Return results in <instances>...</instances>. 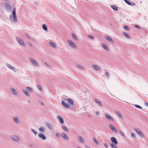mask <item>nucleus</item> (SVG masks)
I'll list each match as a JSON object with an SVG mask.
<instances>
[{
	"label": "nucleus",
	"mask_w": 148,
	"mask_h": 148,
	"mask_svg": "<svg viewBox=\"0 0 148 148\" xmlns=\"http://www.w3.org/2000/svg\"><path fill=\"white\" fill-rule=\"evenodd\" d=\"M29 60L32 64L35 66H39V65L38 63L33 58H30Z\"/></svg>",
	"instance_id": "nucleus-6"
},
{
	"label": "nucleus",
	"mask_w": 148,
	"mask_h": 148,
	"mask_svg": "<svg viewBox=\"0 0 148 148\" xmlns=\"http://www.w3.org/2000/svg\"><path fill=\"white\" fill-rule=\"evenodd\" d=\"M42 27L43 29L45 31H48V28L47 26L45 24H43Z\"/></svg>",
	"instance_id": "nucleus-27"
},
{
	"label": "nucleus",
	"mask_w": 148,
	"mask_h": 148,
	"mask_svg": "<svg viewBox=\"0 0 148 148\" xmlns=\"http://www.w3.org/2000/svg\"><path fill=\"white\" fill-rule=\"evenodd\" d=\"M92 66V67L96 71H99L101 69V68L96 65H93Z\"/></svg>",
	"instance_id": "nucleus-13"
},
{
	"label": "nucleus",
	"mask_w": 148,
	"mask_h": 148,
	"mask_svg": "<svg viewBox=\"0 0 148 148\" xmlns=\"http://www.w3.org/2000/svg\"><path fill=\"white\" fill-rule=\"evenodd\" d=\"M12 14L13 21L15 22H16L17 21V18L16 16V10L15 8H14L12 11Z\"/></svg>",
	"instance_id": "nucleus-3"
},
{
	"label": "nucleus",
	"mask_w": 148,
	"mask_h": 148,
	"mask_svg": "<svg viewBox=\"0 0 148 148\" xmlns=\"http://www.w3.org/2000/svg\"><path fill=\"white\" fill-rule=\"evenodd\" d=\"M105 117L108 120H109L110 121H114V119L108 114L106 113H105Z\"/></svg>",
	"instance_id": "nucleus-10"
},
{
	"label": "nucleus",
	"mask_w": 148,
	"mask_h": 148,
	"mask_svg": "<svg viewBox=\"0 0 148 148\" xmlns=\"http://www.w3.org/2000/svg\"><path fill=\"white\" fill-rule=\"evenodd\" d=\"M22 91L23 92V93L26 96H29V94L26 90L25 89H23L22 90Z\"/></svg>",
	"instance_id": "nucleus-28"
},
{
	"label": "nucleus",
	"mask_w": 148,
	"mask_h": 148,
	"mask_svg": "<svg viewBox=\"0 0 148 148\" xmlns=\"http://www.w3.org/2000/svg\"><path fill=\"white\" fill-rule=\"evenodd\" d=\"M95 113L97 116H98V115L99 114V113L98 112L96 111L95 112Z\"/></svg>",
	"instance_id": "nucleus-49"
},
{
	"label": "nucleus",
	"mask_w": 148,
	"mask_h": 148,
	"mask_svg": "<svg viewBox=\"0 0 148 148\" xmlns=\"http://www.w3.org/2000/svg\"><path fill=\"white\" fill-rule=\"evenodd\" d=\"M104 38L109 42H113V40L112 39L108 36H105Z\"/></svg>",
	"instance_id": "nucleus-17"
},
{
	"label": "nucleus",
	"mask_w": 148,
	"mask_h": 148,
	"mask_svg": "<svg viewBox=\"0 0 148 148\" xmlns=\"http://www.w3.org/2000/svg\"><path fill=\"white\" fill-rule=\"evenodd\" d=\"M64 100L66 101H68L71 105V108L74 110L75 108V107L74 104L73 100L71 99H69L67 98H66L64 99Z\"/></svg>",
	"instance_id": "nucleus-1"
},
{
	"label": "nucleus",
	"mask_w": 148,
	"mask_h": 148,
	"mask_svg": "<svg viewBox=\"0 0 148 148\" xmlns=\"http://www.w3.org/2000/svg\"><path fill=\"white\" fill-rule=\"evenodd\" d=\"M124 29L127 30H129V28L126 25H125L124 26Z\"/></svg>",
	"instance_id": "nucleus-43"
},
{
	"label": "nucleus",
	"mask_w": 148,
	"mask_h": 148,
	"mask_svg": "<svg viewBox=\"0 0 148 148\" xmlns=\"http://www.w3.org/2000/svg\"><path fill=\"white\" fill-rule=\"evenodd\" d=\"M110 145L112 148H117L115 144L110 143Z\"/></svg>",
	"instance_id": "nucleus-34"
},
{
	"label": "nucleus",
	"mask_w": 148,
	"mask_h": 148,
	"mask_svg": "<svg viewBox=\"0 0 148 148\" xmlns=\"http://www.w3.org/2000/svg\"><path fill=\"white\" fill-rule=\"evenodd\" d=\"M10 90L12 93L16 95L17 94L16 91L14 88H10Z\"/></svg>",
	"instance_id": "nucleus-22"
},
{
	"label": "nucleus",
	"mask_w": 148,
	"mask_h": 148,
	"mask_svg": "<svg viewBox=\"0 0 148 148\" xmlns=\"http://www.w3.org/2000/svg\"><path fill=\"white\" fill-rule=\"evenodd\" d=\"M111 6L112 9L114 10H118V8L115 5H112Z\"/></svg>",
	"instance_id": "nucleus-29"
},
{
	"label": "nucleus",
	"mask_w": 148,
	"mask_h": 148,
	"mask_svg": "<svg viewBox=\"0 0 148 148\" xmlns=\"http://www.w3.org/2000/svg\"><path fill=\"white\" fill-rule=\"evenodd\" d=\"M76 65L77 67V68L79 69L80 70H82V69H84V68L81 65L77 64H76Z\"/></svg>",
	"instance_id": "nucleus-21"
},
{
	"label": "nucleus",
	"mask_w": 148,
	"mask_h": 148,
	"mask_svg": "<svg viewBox=\"0 0 148 148\" xmlns=\"http://www.w3.org/2000/svg\"><path fill=\"white\" fill-rule=\"evenodd\" d=\"M26 88L28 91H29L32 92L33 91L32 89L30 87H27Z\"/></svg>",
	"instance_id": "nucleus-32"
},
{
	"label": "nucleus",
	"mask_w": 148,
	"mask_h": 148,
	"mask_svg": "<svg viewBox=\"0 0 148 148\" xmlns=\"http://www.w3.org/2000/svg\"><path fill=\"white\" fill-rule=\"evenodd\" d=\"M103 145L104 147L106 148H108L109 147L108 145L106 143H103Z\"/></svg>",
	"instance_id": "nucleus-41"
},
{
	"label": "nucleus",
	"mask_w": 148,
	"mask_h": 148,
	"mask_svg": "<svg viewBox=\"0 0 148 148\" xmlns=\"http://www.w3.org/2000/svg\"><path fill=\"white\" fill-rule=\"evenodd\" d=\"M72 37H73V38L74 39H75V40H77V37H76V36H75V35L74 34H73L72 33Z\"/></svg>",
	"instance_id": "nucleus-39"
},
{
	"label": "nucleus",
	"mask_w": 148,
	"mask_h": 148,
	"mask_svg": "<svg viewBox=\"0 0 148 148\" xmlns=\"http://www.w3.org/2000/svg\"><path fill=\"white\" fill-rule=\"evenodd\" d=\"M61 136L64 139L66 140H69L68 137L65 133H62Z\"/></svg>",
	"instance_id": "nucleus-11"
},
{
	"label": "nucleus",
	"mask_w": 148,
	"mask_h": 148,
	"mask_svg": "<svg viewBox=\"0 0 148 148\" xmlns=\"http://www.w3.org/2000/svg\"><path fill=\"white\" fill-rule=\"evenodd\" d=\"M145 105L148 107V103L146 102H145Z\"/></svg>",
	"instance_id": "nucleus-51"
},
{
	"label": "nucleus",
	"mask_w": 148,
	"mask_h": 148,
	"mask_svg": "<svg viewBox=\"0 0 148 148\" xmlns=\"http://www.w3.org/2000/svg\"><path fill=\"white\" fill-rule=\"evenodd\" d=\"M38 136L43 140H45L46 139V137L42 133H39L38 135Z\"/></svg>",
	"instance_id": "nucleus-18"
},
{
	"label": "nucleus",
	"mask_w": 148,
	"mask_h": 148,
	"mask_svg": "<svg viewBox=\"0 0 148 148\" xmlns=\"http://www.w3.org/2000/svg\"><path fill=\"white\" fill-rule=\"evenodd\" d=\"M11 138L12 140H13L16 141L18 142L19 140V139L18 137L16 135H14L12 136L11 137Z\"/></svg>",
	"instance_id": "nucleus-16"
},
{
	"label": "nucleus",
	"mask_w": 148,
	"mask_h": 148,
	"mask_svg": "<svg viewBox=\"0 0 148 148\" xmlns=\"http://www.w3.org/2000/svg\"><path fill=\"white\" fill-rule=\"evenodd\" d=\"M56 136L58 137H60V134L58 133L56 134Z\"/></svg>",
	"instance_id": "nucleus-47"
},
{
	"label": "nucleus",
	"mask_w": 148,
	"mask_h": 148,
	"mask_svg": "<svg viewBox=\"0 0 148 148\" xmlns=\"http://www.w3.org/2000/svg\"><path fill=\"white\" fill-rule=\"evenodd\" d=\"M4 6L6 10L8 11H10L11 10V7L10 5L8 3H5Z\"/></svg>",
	"instance_id": "nucleus-9"
},
{
	"label": "nucleus",
	"mask_w": 148,
	"mask_h": 148,
	"mask_svg": "<svg viewBox=\"0 0 148 148\" xmlns=\"http://www.w3.org/2000/svg\"><path fill=\"white\" fill-rule=\"evenodd\" d=\"M93 141L95 142V144L97 145H99V142L98 141H97V140H96V139L95 138H93Z\"/></svg>",
	"instance_id": "nucleus-37"
},
{
	"label": "nucleus",
	"mask_w": 148,
	"mask_h": 148,
	"mask_svg": "<svg viewBox=\"0 0 148 148\" xmlns=\"http://www.w3.org/2000/svg\"><path fill=\"white\" fill-rule=\"evenodd\" d=\"M131 136L133 137H134V138H136V136H135L134 134L133 133H131Z\"/></svg>",
	"instance_id": "nucleus-46"
},
{
	"label": "nucleus",
	"mask_w": 148,
	"mask_h": 148,
	"mask_svg": "<svg viewBox=\"0 0 148 148\" xmlns=\"http://www.w3.org/2000/svg\"><path fill=\"white\" fill-rule=\"evenodd\" d=\"M61 104L62 106L66 108H68L70 106L69 104L67 103H65L64 101H62Z\"/></svg>",
	"instance_id": "nucleus-5"
},
{
	"label": "nucleus",
	"mask_w": 148,
	"mask_h": 148,
	"mask_svg": "<svg viewBox=\"0 0 148 148\" xmlns=\"http://www.w3.org/2000/svg\"><path fill=\"white\" fill-rule=\"evenodd\" d=\"M123 35L125 37H127V38H130V37L128 35V34H127L125 33V32H123Z\"/></svg>",
	"instance_id": "nucleus-35"
},
{
	"label": "nucleus",
	"mask_w": 148,
	"mask_h": 148,
	"mask_svg": "<svg viewBox=\"0 0 148 148\" xmlns=\"http://www.w3.org/2000/svg\"><path fill=\"white\" fill-rule=\"evenodd\" d=\"M84 147L85 148H90L89 147L86 145H85Z\"/></svg>",
	"instance_id": "nucleus-52"
},
{
	"label": "nucleus",
	"mask_w": 148,
	"mask_h": 148,
	"mask_svg": "<svg viewBox=\"0 0 148 148\" xmlns=\"http://www.w3.org/2000/svg\"><path fill=\"white\" fill-rule=\"evenodd\" d=\"M68 42L69 46L72 48L76 49L77 48V46L73 42L70 40H68Z\"/></svg>",
	"instance_id": "nucleus-2"
},
{
	"label": "nucleus",
	"mask_w": 148,
	"mask_h": 148,
	"mask_svg": "<svg viewBox=\"0 0 148 148\" xmlns=\"http://www.w3.org/2000/svg\"><path fill=\"white\" fill-rule=\"evenodd\" d=\"M57 118L58 119L60 123L61 124H63L64 123V121L63 118L60 116H57Z\"/></svg>",
	"instance_id": "nucleus-12"
},
{
	"label": "nucleus",
	"mask_w": 148,
	"mask_h": 148,
	"mask_svg": "<svg viewBox=\"0 0 148 148\" xmlns=\"http://www.w3.org/2000/svg\"><path fill=\"white\" fill-rule=\"evenodd\" d=\"M45 64L48 68H50V66L45 62H44Z\"/></svg>",
	"instance_id": "nucleus-48"
},
{
	"label": "nucleus",
	"mask_w": 148,
	"mask_h": 148,
	"mask_svg": "<svg viewBox=\"0 0 148 148\" xmlns=\"http://www.w3.org/2000/svg\"><path fill=\"white\" fill-rule=\"evenodd\" d=\"M105 73L107 76V77L108 78L109 77V73L107 71H106Z\"/></svg>",
	"instance_id": "nucleus-44"
},
{
	"label": "nucleus",
	"mask_w": 148,
	"mask_h": 148,
	"mask_svg": "<svg viewBox=\"0 0 148 148\" xmlns=\"http://www.w3.org/2000/svg\"><path fill=\"white\" fill-rule=\"evenodd\" d=\"M78 140L80 142L82 143H84V141L83 139L80 136H77Z\"/></svg>",
	"instance_id": "nucleus-19"
},
{
	"label": "nucleus",
	"mask_w": 148,
	"mask_h": 148,
	"mask_svg": "<svg viewBox=\"0 0 148 148\" xmlns=\"http://www.w3.org/2000/svg\"><path fill=\"white\" fill-rule=\"evenodd\" d=\"M134 27H136V28H138L139 29H140V27L138 25H134Z\"/></svg>",
	"instance_id": "nucleus-50"
},
{
	"label": "nucleus",
	"mask_w": 148,
	"mask_h": 148,
	"mask_svg": "<svg viewBox=\"0 0 148 148\" xmlns=\"http://www.w3.org/2000/svg\"><path fill=\"white\" fill-rule=\"evenodd\" d=\"M125 2L129 5H131V4L129 0H123Z\"/></svg>",
	"instance_id": "nucleus-36"
},
{
	"label": "nucleus",
	"mask_w": 148,
	"mask_h": 148,
	"mask_svg": "<svg viewBox=\"0 0 148 148\" xmlns=\"http://www.w3.org/2000/svg\"><path fill=\"white\" fill-rule=\"evenodd\" d=\"M39 131L42 133H43L44 132H45V128L43 127H39Z\"/></svg>",
	"instance_id": "nucleus-24"
},
{
	"label": "nucleus",
	"mask_w": 148,
	"mask_h": 148,
	"mask_svg": "<svg viewBox=\"0 0 148 148\" xmlns=\"http://www.w3.org/2000/svg\"><path fill=\"white\" fill-rule=\"evenodd\" d=\"M40 104H41L42 105H44V103H42V102H41V101H40Z\"/></svg>",
	"instance_id": "nucleus-53"
},
{
	"label": "nucleus",
	"mask_w": 148,
	"mask_h": 148,
	"mask_svg": "<svg viewBox=\"0 0 148 148\" xmlns=\"http://www.w3.org/2000/svg\"><path fill=\"white\" fill-rule=\"evenodd\" d=\"M16 39L21 45L23 46H25L24 42L20 38L17 37Z\"/></svg>",
	"instance_id": "nucleus-7"
},
{
	"label": "nucleus",
	"mask_w": 148,
	"mask_h": 148,
	"mask_svg": "<svg viewBox=\"0 0 148 148\" xmlns=\"http://www.w3.org/2000/svg\"><path fill=\"white\" fill-rule=\"evenodd\" d=\"M109 127L111 130L115 132H117V130L115 127L112 124H110L109 125Z\"/></svg>",
	"instance_id": "nucleus-14"
},
{
	"label": "nucleus",
	"mask_w": 148,
	"mask_h": 148,
	"mask_svg": "<svg viewBox=\"0 0 148 148\" xmlns=\"http://www.w3.org/2000/svg\"><path fill=\"white\" fill-rule=\"evenodd\" d=\"M38 88L40 90V91H41L42 90V88L41 86L39 85H38Z\"/></svg>",
	"instance_id": "nucleus-45"
},
{
	"label": "nucleus",
	"mask_w": 148,
	"mask_h": 148,
	"mask_svg": "<svg viewBox=\"0 0 148 148\" xmlns=\"http://www.w3.org/2000/svg\"><path fill=\"white\" fill-rule=\"evenodd\" d=\"M49 44L53 48H56V46L55 44L52 42H49Z\"/></svg>",
	"instance_id": "nucleus-26"
},
{
	"label": "nucleus",
	"mask_w": 148,
	"mask_h": 148,
	"mask_svg": "<svg viewBox=\"0 0 148 148\" xmlns=\"http://www.w3.org/2000/svg\"><path fill=\"white\" fill-rule=\"evenodd\" d=\"M121 134L123 136H124V134L122 132H121Z\"/></svg>",
	"instance_id": "nucleus-54"
},
{
	"label": "nucleus",
	"mask_w": 148,
	"mask_h": 148,
	"mask_svg": "<svg viewBox=\"0 0 148 148\" xmlns=\"http://www.w3.org/2000/svg\"><path fill=\"white\" fill-rule=\"evenodd\" d=\"M116 113L118 114V115L120 117H122V115L121 114V113L119 112H116Z\"/></svg>",
	"instance_id": "nucleus-40"
},
{
	"label": "nucleus",
	"mask_w": 148,
	"mask_h": 148,
	"mask_svg": "<svg viewBox=\"0 0 148 148\" xmlns=\"http://www.w3.org/2000/svg\"><path fill=\"white\" fill-rule=\"evenodd\" d=\"M13 120L14 122L17 123H19V120L17 117H14L13 118Z\"/></svg>",
	"instance_id": "nucleus-30"
},
{
	"label": "nucleus",
	"mask_w": 148,
	"mask_h": 148,
	"mask_svg": "<svg viewBox=\"0 0 148 148\" xmlns=\"http://www.w3.org/2000/svg\"><path fill=\"white\" fill-rule=\"evenodd\" d=\"M6 65L8 68L15 71V69L14 67L12 66L10 64H8L7 63H6Z\"/></svg>",
	"instance_id": "nucleus-15"
},
{
	"label": "nucleus",
	"mask_w": 148,
	"mask_h": 148,
	"mask_svg": "<svg viewBox=\"0 0 148 148\" xmlns=\"http://www.w3.org/2000/svg\"><path fill=\"white\" fill-rule=\"evenodd\" d=\"M77 148H80L79 147H77Z\"/></svg>",
	"instance_id": "nucleus-56"
},
{
	"label": "nucleus",
	"mask_w": 148,
	"mask_h": 148,
	"mask_svg": "<svg viewBox=\"0 0 148 148\" xmlns=\"http://www.w3.org/2000/svg\"><path fill=\"white\" fill-rule=\"evenodd\" d=\"M102 46L103 47L106 51H109V49L107 45L104 44H102Z\"/></svg>",
	"instance_id": "nucleus-23"
},
{
	"label": "nucleus",
	"mask_w": 148,
	"mask_h": 148,
	"mask_svg": "<svg viewBox=\"0 0 148 148\" xmlns=\"http://www.w3.org/2000/svg\"><path fill=\"white\" fill-rule=\"evenodd\" d=\"M111 140L113 144L117 145L118 143V141L116 138L114 137H112L111 138Z\"/></svg>",
	"instance_id": "nucleus-8"
},
{
	"label": "nucleus",
	"mask_w": 148,
	"mask_h": 148,
	"mask_svg": "<svg viewBox=\"0 0 148 148\" xmlns=\"http://www.w3.org/2000/svg\"><path fill=\"white\" fill-rule=\"evenodd\" d=\"M134 106L136 107L137 108L140 109H142V107L139 105H135Z\"/></svg>",
	"instance_id": "nucleus-38"
},
{
	"label": "nucleus",
	"mask_w": 148,
	"mask_h": 148,
	"mask_svg": "<svg viewBox=\"0 0 148 148\" xmlns=\"http://www.w3.org/2000/svg\"><path fill=\"white\" fill-rule=\"evenodd\" d=\"M95 101L97 103L99 106H102V105L98 99H95Z\"/></svg>",
	"instance_id": "nucleus-25"
},
{
	"label": "nucleus",
	"mask_w": 148,
	"mask_h": 148,
	"mask_svg": "<svg viewBox=\"0 0 148 148\" xmlns=\"http://www.w3.org/2000/svg\"><path fill=\"white\" fill-rule=\"evenodd\" d=\"M45 124L46 125L47 127L50 130H52L53 129L52 126L51 125L49 122H46L45 123Z\"/></svg>",
	"instance_id": "nucleus-20"
},
{
	"label": "nucleus",
	"mask_w": 148,
	"mask_h": 148,
	"mask_svg": "<svg viewBox=\"0 0 148 148\" xmlns=\"http://www.w3.org/2000/svg\"><path fill=\"white\" fill-rule=\"evenodd\" d=\"M88 37L89 38H90V39H94V37L92 36H91V35H88Z\"/></svg>",
	"instance_id": "nucleus-42"
},
{
	"label": "nucleus",
	"mask_w": 148,
	"mask_h": 148,
	"mask_svg": "<svg viewBox=\"0 0 148 148\" xmlns=\"http://www.w3.org/2000/svg\"><path fill=\"white\" fill-rule=\"evenodd\" d=\"M31 131L33 133L34 135H37V132L34 129H31Z\"/></svg>",
	"instance_id": "nucleus-31"
},
{
	"label": "nucleus",
	"mask_w": 148,
	"mask_h": 148,
	"mask_svg": "<svg viewBox=\"0 0 148 148\" xmlns=\"http://www.w3.org/2000/svg\"><path fill=\"white\" fill-rule=\"evenodd\" d=\"M62 127L64 130L66 131V132H68V129L66 127H65L64 125H62Z\"/></svg>",
	"instance_id": "nucleus-33"
},
{
	"label": "nucleus",
	"mask_w": 148,
	"mask_h": 148,
	"mask_svg": "<svg viewBox=\"0 0 148 148\" xmlns=\"http://www.w3.org/2000/svg\"><path fill=\"white\" fill-rule=\"evenodd\" d=\"M134 129L136 132L140 136L143 137L144 135L141 131L138 129L136 128H134Z\"/></svg>",
	"instance_id": "nucleus-4"
},
{
	"label": "nucleus",
	"mask_w": 148,
	"mask_h": 148,
	"mask_svg": "<svg viewBox=\"0 0 148 148\" xmlns=\"http://www.w3.org/2000/svg\"><path fill=\"white\" fill-rule=\"evenodd\" d=\"M29 46L31 47L32 46V45L31 43H30L29 44Z\"/></svg>",
	"instance_id": "nucleus-55"
}]
</instances>
